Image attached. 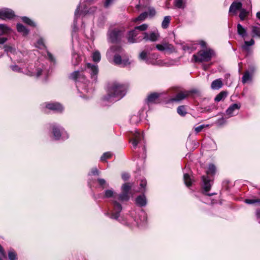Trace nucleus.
<instances>
[{
  "label": "nucleus",
  "mask_w": 260,
  "mask_h": 260,
  "mask_svg": "<svg viewBox=\"0 0 260 260\" xmlns=\"http://www.w3.org/2000/svg\"><path fill=\"white\" fill-rule=\"evenodd\" d=\"M126 89L127 86L125 85L114 82L108 87V94L104 100L111 102L117 101L125 94Z\"/></svg>",
  "instance_id": "obj_1"
},
{
  "label": "nucleus",
  "mask_w": 260,
  "mask_h": 260,
  "mask_svg": "<svg viewBox=\"0 0 260 260\" xmlns=\"http://www.w3.org/2000/svg\"><path fill=\"white\" fill-rule=\"evenodd\" d=\"M214 55V52L211 49H203L192 55L191 61L194 62H203L210 61Z\"/></svg>",
  "instance_id": "obj_2"
},
{
  "label": "nucleus",
  "mask_w": 260,
  "mask_h": 260,
  "mask_svg": "<svg viewBox=\"0 0 260 260\" xmlns=\"http://www.w3.org/2000/svg\"><path fill=\"white\" fill-rule=\"evenodd\" d=\"M148 26L147 24H143L135 27L134 30L129 31L127 37L128 42L129 43H134L139 42L138 40L142 38L141 36L136 38L139 35V30L145 31L148 28Z\"/></svg>",
  "instance_id": "obj_3"
},
{
  "label": "nucleus",
  "mask_w": 260,
  "mask_h": 260,
  "mask_svg": "<svg viewBox=\"0 0 260 260\" xmlns=\"http://www.w3.org/2000/svg\"><path fill=\"white\" fill-rule=\"evenodd\" d=\"M123 34V32L118 29H114L109 31L108 34L109 41L112 43L120 42Z\"/></svg>",
  "instance_id": "obj_4"
},
{
  "label": "nucleus",
  "mask_w": 260,
  "mask_h": 260,
  "mask_svg": "<svg viewBox=\"0 0 260 260\" xmlns=\"http://www.w3.org/2000/svg\"><path fill=\"white\" fill-rule=\"evenodd\" d=\"M202 179L203 182V188L204 189V192H208L212 186V182L213 181L212 180L209 179V177L208 176H203L202 177ZM215 193H205V194L208 196H212L214 194H215Z\"/></svg>",
  "instance_id": "obj_5"
},
{
  "label": "nucleus",
  "mask_w": 260,
  "mask_h": 260,
  "mask_svg": "<svg viewBox=\"0 0 260 260\" xmlns=\"http://www.w3.org/2000/svg\"><path fill=\"white\" fill-rule=\"evenodd\" d=\"M133 147L136 148L138 144H142L144 142L143 134L139 132H136L133 135V138L130 140Z\"/></svg>",
  "instance_id": "obj_6"
},
{
  "label": "nucleus",
  "mask_w": 260,
  "mask_h": 260,
  "mask_svg": "<svg viewBox=\"0 0 260 260\" xmlns=\"http://www.w3.org/2000/svg\"><path fill=\"white\" fill-rule=\"evenodd\" d=\"M194 91L193 90L181 91L179 92H178L174 97L171 98L170 99V101L172 102H180L182 100H184L186 98H187L191 93H194Z\"/></svg>",
  "instance_id": "obj_7"
},
{
  "label": "nucleus",
  "mask_w": 260,
  "mask_h": 260,
  "mask_svg": "<svg viewBox=\"0 0 260 260\" xmlns=\"http://www.w3.org/2000/svg\"><path fill=\"white\" fill-rule=\"evenodd\" d=\"M113 204V210L111 214L110 218L115 219H118L120 215V213L122 210V206L120 204L116 201H112Z\"/></svg>",
  "instance_id": "obj_8"
},
{
  "label": "nucleus",
  "mask_w": 260,
  "mask_h": 260,
  "mask_svg": "<svg viewBox=\"0 0 260 260\" xmlns=\"http://www.w3.org/2000/svg\"><path fill=\"white\" fill-rule=\"evenodd\" d=\"M142 38L138 40L139 42L142 40L155 42L158 40L159 37V34L157 32H152L150 34L144 32L142 34Z\"/></svg>",
  "instance_id": "obj_9"
},
{
  "label": "nucleus",
  "mask_w": 260,
  "mask_h": 260,
  "mask_svg": "<svg viewBox=\"0 0 260 260\" xmlns=\"http://www.w3.org/2000/svg\"><path fill=\"white\" fill-rule=\"evenodd\" d=\"M14 12L9 9H0V19H11L14 17Z\"/></svg>",
  "instance_id": "obj_10"
},
{
  "label": "nucleus",
  "mask_w": 260,
  "mask_h": 260,
  "mask_svg": "<svg viewBox=\"0 0 260 260\" xmlns=\"http://www.w3.org/2000/svg\"><path fill=\"white\" fill-rule=\"evenodd\" d=\"M241 107L240 104H233L231 105L226 110V114L229 117L235 115Z\"/></svg>",
  "instance_id": "obj_11"
},
{
  "label": "nucleus",
  "mask_w": 260,
  "mask_h": 260,
  "mask_svg": "<svg viewBox=\"0 0 260 260\" xmlns=\"http://www.w3.org/2000/svg\"><path fill=\"white\" fill-rule=\"evenodd\" d=\"M63 131H64V129L63 128L61 129L59 128V127L58 126H57L55 124L53 125L52 126V133H53L54 139L55 140H58L60 139V138L61 137V136H62V139L67 138L68 137V136L65 137L63 136V135H64Z\"/></svg>",
  "instance_id": "obj_12"
},
{
  "label": "nucleus",
  "mask_w": 260,
  "mask_h": 260,
  "mask_svg": "<svg viewBox=\"0 0 260 260\" xmlns=\"http://www.w3.org/2000/svg\"><path fill=\"white\" fill-rule=\"evenodd\" d=\"M113 62L116 65H122L123 67L129 64L128 59H122L121 56L118 54L114 55Z\"/></svg>",
  "instance_id": "obj_13"
},
{
  "label": "nucleus",
  "mask_w": 260,
  "mask_h": 260,
  "mask_svg": "<svg viewBox=\"0 0 260 260\" xmlns=\"http://www.w3.org/2000/svg\"><path fill=\"white\" fill-rule=\"evenodd\" d=\"M86 67L87 69L89 70V72L91 75V77L94 80H95L96 79V75L99 72L98 66L88 63L86 64Z\"/></svg>",
  "instance_id": "obj_14"
},
{
  "label": "nucleus",
  "mask_w": 260,
  "mask_h": 260,
  "mask_svg": "<svg viewBox=\"0 0 260 260\" xmlns=\"http://www.w3.org/2000/svg\"><path fill=\"white\" fill-rule=\"evenodd\" d=\"M70 78L76 81L83 82L85 79V76L79 71H75L71 74Z\"/></svg>",
  "instance_id": "obj_15"
},
{
  "label": "nucleus",
  "mask_w": 260,
  "mask_h": 260,
  "mask_svg": "<svg viewBox=\"0 0 260 260\" xmlns=\"http://www.w3.org/2000/svg\"><path fill=\"white\" fill-rule=\"evenodd\" d=\"M242 4L241 2H233L229 9V12L235 14L238 10H240L242 9Z\"/></svg>",
  "instance_id": "obj_16"
},
{
  "label": "nucleus",
  "mask_w": 260,
  "mask_h": 260,
  "mask_svg": "<svg viewBox=\"0 0 260 260\" xmlns=\"http://www.w3.org/2000/svg\"><path fill=\"white\" fill-rule=\"evenodd\" d=\"M46 108L56 111L61 112L63 110L62 106L59 103H49L46 106Z\"/></svg>",
  "instance_id": "obj_17"
},
{
  "label": "nucleus",
  "mask_w": 260,
  "mask_h": 260,
  "mask_svg": "<svg viewBox=\"0 0 260 260\" xmlns=\"http://www.w3.org/2000/svg\"><path fill=\"white\" fill-rule=\"evenodd\" d=\"M136 203L140 207L146 206L147 204V200L144 194H142L137 197L136 199Z\"/></svg>",
  "instance_id": "obj_18"
},
{
  "label": "nucleus",
  "mask_w": 260,
  "mask_h": 260,
  "mask_svg": "<svg viewBox=\"0 0 260 260\" xmlns=\"http://www.w3.org/2000/svg\"><path fill=\"white\" fill-rule=\"evenodd\" d=\"M254 40L252 39H251L249 41H245L244 44L242 46L243 50L245 51L247 53L250 52V46L254 45Z\"/></svg>",
  "instance_id": "obj_19"
},
{
  "label": "nucleus",
  "mask_w": 260,
  "mask_h": 260,
  "mask_svg": "<svg viewBox=\"0 0 260 260\" xmlns=\"http://www.w3.org/2000/svg\"><path fill=\"white\" fill-rule=\"evenodd\" d=\"M223 83L221 79H217L214 80L211 83V88L213 89L217 90L221 88Z\"/></svg>",
  "instance_id": "obj_20"
},
{
  "label": "nucleus",
  "mask_w": 260,
  "mask_h": 260,
  "mask_svg": "<svg viewBox=\"0 0 260 260\" xmlns=\"http://www.w3.org/2000/svg\"><path fill=\"white\" fill-rule=\"evenodd\" d=\"M114 199H118L120 201H127L129 200V193L122 192L118 195H114Z\"/></svg>",
  "instance_id": "obj_21"
},
{
  "label": "nucleus",
  "mask_w": 260,
  "mask_h": 260,
  "mask_svg": "<svg viewBox=\"0 0 260 260\" xmlns=\"http://www.w3.org/2000/svg\"><path fill=\"white\" fill-rule=\"evenodd\" d=\"M228 95V92L226 91H222L219 94H218L215 98L216 102H220L223 100Z\"/></svg>",
  "instance_id": "obj_22"
},
{
  "label": "nucleus",
  "mask_w": 260,
  "mask_h": 260,
  "mask_svg": "<svg viewBox=\"0 0 260 260\" xmlns=\"http://www.w3.org/2000/svg\"><path fill=\"white\" fill-rule=\"evenodd\" d=\"M171 19V16H165L164 18V20L162 21L161 27L164 29L167 28L169 27V25L170 23Z\"/></svg>",
  "instance_id": "obj_23"
},
{
  "label": "nucleus",
  "mask_w": 260,
  "mask_h": 260,
  "mask_svg": "<svg viewBox=\"0 0 260 260\" xmlns=\"http://www.w3.org/2000/svg\"><path fill=\"white\" fill-rule=\"evenodd\" d=\"M11 30V28L5 24H0V36L8 34Z\"/></svg>",
  "instance_id": "obj_24"
},
{
  "label": "nucleus",
  "mask_w": 260,
  "mask_h": 260,
  "mask_svg": "<svg viewBox=\"0 0 260 260\" xmlns=\"http://www.w3.org/2000/svg\"><path fill=\"white\" fill-rule=\"evenodd\" d=\"M159 97V94L157 93L150 94L147 98L148 103H153L156 102Z\"/></svg>",
  "instance_id": "obj_25"
},
{
  "label": "nucleus",
  "mask_w": 260,
  "mask_h": 260,
  "mask_svg": "<svg viewBox=\"0 0 260 260\" xmlns=\"http://www.w3.org/2000/svg\"><path fill=\"white\" fill-rule=\"evenodd\" d=\"M72 63L74 66H76L79 64L81 61V58L80 56L76 53H74L72 56Z\"/></svg>",
  "instance_id": "obj_26"
},
{
  "label": "nucleus",
  "mask_w": 260,
  "mask_h": 260,
  "mask_svg": "<svg viewBox=\"0 0 260 260\" xmlns=\"http://www.w3.org/2000/svg\"><path fill=\"white\" fill-rule=\"evenodd\" d=\"M216 171V167L214 165L210 164L209 165L208 170L206 171L207 175H214Z\"/></svg>",
  "instance_id": "obj_27"
},
{
  "label": "nucleus",
  "mask_w": 260,
  "mask_h": 260,
  "mask_svg": "<svg viewBox=\"0 0 260 260\" xmlns=\"http://www.w3.org/2000/svg\"><path fill=\"white\" fill-rule=\"evenodd\" d=\"M237 31L238 34L242 37L246 36V29L240 24L237 25Z\"/></svg>",
  "instance_id": "obj_28"
},
{
  "label": "nucleus",
  "mask_w": 260,
  "mask_h": 260,
  "mask_svg": "<svg viewBox=\"0 0 260 260\" xmlns=\"http://www.w3.org/2000/svg\"><path fill=\"white\" fill-rule=\"evenodd\" d=\"M251 28L252 33L253 34L252 37L257 36L260 38V27L252 26Z\"/></svg>",
  "instance_id": "obj_29"
},
{
  "label": "nucleus",
  "mask_w": 260,
  "mask_h": 260,
  "mask_svg": "<svg viewBox=\"0 0 260 260\" xmlns=\"http://www.w3.org/2000/svg\"><path fill=\"white\" fill-rule=\"evenodd\" d=\"M162 44L166 51H167L170 53H172L175 51V48L172 44L166 42L163 43Z\"/></svg>",
  "instance_id": "obj_30"
},
{
  "label": "nucleus",
  "mask_w": 260,
  "mask_h": 260,
  "mask_svg": "<svg viewBox=\"0 0 260 260\" xmlns=\"http://www.w3.org/2000/svg\"><path fill=\"white\" fill-rule=\"evenodd\" d=\"M17 29L18 32H22L24 35H27L28 30L22 24L18 23L17 25Z\"/></svg>",
  "instance_id": "obj_31"
},
{
  "label": "nucleus",
  "mask_w": 260,
  "mask_h": 260,
  "mask_svg": "<svg viewBox=\"0 0 260 260\" xmlns=\"http://www.w3.org/2000/svg\"><path fill=\"white\" fill-rule=\"evenodd\" d=\"M174 5L179 9H184L185 7V3L183 0H174Z\"/></svg>",
  "instance_id": "obj_32"
},
{
  "label": "nucleus",
  "mask_w": 260,
  "mask_h": 260,
  "mask_svg": "<svg viewBox=\"0 0 260 260\" xmlns=\"http://www.w3.org/2000/svg\"><path fill=\"white\" fill-rule=\"evenodd\" d=\"M147 16H148L147 12H143V13H141L138 17L135 18L134 19V21L137 22V21H144L146 19V18L147 17Z\"/></svg>",
  "instance_id": "obj_33"
},
{
  "label": "nucleus",
  "mask_w": 260,
  "mask_h": 260,
  "mask_svg": "<svg viewBox=\"0 0 260 260\" xmlns=\"http://www.w3.org/2000/svg\"><path fill=\"white\" fill-rule=\"evenodd\" d=\"M132 186V184L129 183H125L123 184L121 187V190L122 192L129 193V191L131 190Z\"/></svg>",
  "instance_id": "obj_34"
},
{
  "label": "nucleus",
  "mask_w": 260,
  "mask_h": 260,
  "mask_svg": "<svg viewBox=\"0 0 260 260\" xmlns=\"http://www.w3.org/2000/svg\"><path fill=\"white\" fill-rule=\"evenodd\" d=\"M177 111L178 114L182 116H184L187 113L185 107L183 105L179 106L177 108Z\"/></svg>",
  "instance_id": "obj_35"
},
{
  "label": "nucleus",
  "mask_w": 260,
  "mask_h": 260,
  "mask_svg": "<svg viewBox=\"0 0 260 260\" xmlns=\"http://www.w3.org/2000/svg\"><path fill=\"white\" fill-rule=\"evenodd\" d=\"M183 178L185 185L188 187L191 186L192 184V180L190 176L188 174H184Z\"/></svg>",
  "instance_id": "obj_36"
},
{
  "label": "nucleus",
  "mask_w": 260,
  "mask_h": 260,
  "mask_svg": "<svg viewBox=\"0 0 260 260\" xmlns=\"http://www.w3.org/2000/svg\"><path fill=\"white\" fill-rule=\"evenodd\" d=\"M251 78V75L250 74L249 71H246L242 78V82L243 83H245L248 81L250 80Z\"/></svg>",
  "instance_id": "obj_37"
},
{
  "label": "nucleus",
  "mask_w": 260,
  "mask_h": 260,
  "mask_svg": "<svg viewBox=\"0 0 260 260\" xmlns=\"http://www.w3.org/2000/svg\"><path fill=\"white\" fill-rule=\"evenodd\" d=\"M110 51L113 53H122L123 49L120 46H113L110 48Z\"/></svg>",
  "instance_id": "obj_38"
},
{
  "label": "nucleus",
  "mask_w": 260,
  "mask_h": 260,
  "mask_svg": "<svg viewBox=\"0 0 260 260\" xmlns=\"http://www.w3.org/2000/svg\"><path fill=\"white\" fill-rule=\"evenodd\" d=\"M22 20L23 22L31 26H35V23L34 22H33L31 20H30L29 18L27 17H23L22 18Z\"/></svg>",
  "instance_id": "obj_39"
},
{
  "label": "nucleus",
  "mask_w": 260,
  "mask_h": 260,
  "mask_svg": "<svg viewBox=\"0 0 260 260\" xmlns=\"http://www.w3.org/2000/svg\"><path fill=\"white\" fill-rule=\"evenodd\" d=\"M240 11L239 18L241 20H243L247 16L248 12L244 9H241Z\"/></svg>",
  "instance_id": "obj_40"
},
{
  "label": "nucleus",
  "mask_w": 260,
  "mask_h": 260,
  "mask_svg": "<svg viewBox=\"0 0 260 260\" xmlns=\"http://www.w3.org/2000/svg\"><path fill=\"white\" fill-rule=\"evenodd\" d=\"M8 257L10 260H16L17 255L14 250H10L8 253Z\"/></svg>",
  "instance_id": "obj_41"
},
{
  "label": "nucleus",
  "mask_w": 260,
  "mask_h": 260,
  "mask_svg": "<svg viewBox=\"0 0 260 260\" xmlns=\"http://www.w3.org/2000/svg\"><path fill=\"white\" fill-rule=\"evenodd\" d=\"M92 59L94 62H99L101 60V55L99 52L95 51L92 55Z\"/></svg>",
  "instance_id": "obj_42"
},
{
  "label": "nucleus",
  "mask_w": 260,
  "mask_h": 260,
  "mask_svg": "<svg viewBox=\"0 0 260 260\" xmlns=\"http://www.w3.org/2000/svg\"><path fill=\"white\" fill-rule=\"evenodd\" d=\"M146 185H147L146 180L145 179L142 180L141 181L140 184L141 189L139 191L142 192L143 193L144 192L146 191L145 188H146Z\"/></svg>",
  "instance_id": "obj_43"
},
{
  "label": "nucleus",
  "mask_w": 260,
  "mask_h": 260,
  "mask_svg": "<svg viewBox=\"0 0 260 260\" xmlns=\"http://www.w3.org/2000/svg\"><path fill=\"white\" fill-rule=\"evenodd\" d=\"M112 156V154L109 152H105L104 153L103 155L101 157V160L102 161H105L107 159H109L111 158Z\"/></svg>",
  "instance_id": "obj_44"
},
{
  "label": "nucleus",
  "mask_w": 260,
  "mask_h": 260,
  "mask_svg": "<svg viewBox=\"0 0 260 260\" xmlns=\"http://www.w3.org/2000/svg\"><path fill=\"white\" fill-rule=\"evenodd\" d=\"M245 203L248 204H253L255 203H260V199H245Z\"/></svg>",
  "instance_id": "obj_45"
},
{
  "label": "nucleus",
  "mask_w": 260,
  "mask_h": 260,
  "mask_svg": "<svg viewBox=\"0 0 260 260\" xmlns=\"http://www.w3.org/2000/svg\"><path fill=\"white\" fill-rule=\"evenodd\" d=\"M148 15L150 17H153L156 14V11L153 7H149L148 8V12H147Z\"/></svg>",
  "instance_id": "obj_46"
},
{
  "label": "nucleus",
  "mask_w": 260,
  "mask_h": 260,
  "mask_svg": "<svg viewBox=\"0 0 260 260\" xmlns=\"http://www.w3.org/2000/svg\"><path fill=\"white\" fill-rule=\"evenodd\" d=\"M36 47L40 49H43L45 47L42 39L38 40L36 44Z\"/></svg>",
  "instance_id": "obj_47"
},
{
  "label": "nucleus",
  "mask_w": 260,
  "mask_h": 260,
  "mask_svg": "<svg viewBox=\"0 0 260 260\" xmlns=\"http://www.w3.org/2000/svg\"><path fill=\"white\" fill-rule=\"evenodd\" d=\"M208 126V125L205 124L199 125V126L195 127L194 131L196 133H199V132H201L204 128Z\"/></svg>",
  "instance_id": "obj_48"
},
{
  "label": "nucleus",
  "mask_w": 260,
  "mask_h": 260,
  "mask_svg": "<svg viewBox=\"0 0 260 260\" xmlns=\"http://www.w3.org/2000/svg\"><path fill=\"white\" fill-rule=\"evenodd\" d=\"M113 194H114V192H113V190H112L108 189L105 191V196L106 198H110L113 196L114 197V196H113Z\"/></svg>",
  "instance_id": "obj_49"
},
{
  "label": "nucleus",
  "mask_w": 260,
  "mask_h": 260,
  "mask_svg": "<svg viewBox=\"0 0 260 260\" xmlns=\"http://www.w3.org/2000/svg\"><path fill=\"white\" fill-rule=\"evenodd\" d=\"M10 67L13 71L18 72H21V69L17 65L11 66Z\"/></svg>",
  "instance_id": "obj_50"
},
{
  "label": "nucleus",
  "mask_w": 260,
  "mask_h": 260,
  "mask_svg": "<svg viewBox=\"0 0 260 260\" xmlns=\"http://www.w3.org/2000/svg\"><path fill=\"white\" fill-rule=\"evenodd\" d=\"M140 58L142 60H145L147 56V53L146 52L143 51L140 54Z\"/></svg>",
  "instance_id": "obj_51"
},
{
  "label": "nucleus",
  "mask_w": 260,
  "mask_h": 260,
  "mask_svg": "<svg viewBox=\"0 0 260 260\" xmlns=\"http://www.w3.org/2000/svg\"><path fill=\"white\" fill-rule=\"evenodd\" d=\"M0 253L2 255V256L4 258H6V253L2 247V246L0 245ZM0 260H3L2 258H0Z\"/></svg>",
  "instance_id": "obj_52"
},
{
  "label": "nucleus",
  "mask_w": 260,
  "mask_h": 260,
  "mask_svg": "<svg viewBox=\"0 0 260 260\" xmlns=\"http://www.w3.org/2000/svg\"><path fill=\"white\" fill-rule=\"evenodd\" d=\"M4 49L6 52H12L13 51V48L11 46L8 45H5Z\"/></svg>",
  "instance_id": "obj_53"
},
{
  "label": "nucleus",
  "mask_w": 260,
  "mask_h": 260,
  "mask_svg": "<svg viewBox=\"0 0 260 260\" xmlns=\"http://www.w3.org/2000/svg\"><path fill=\"white\" fill-rule=\"evenodd\" d=\"M156 48L158 50L160 51H163L165 50L162 44H156Z\"/></svg>",
  "instance_id": "obj_54"
},
{
  "label": "nucleus",
  "mask_w": 260,
  "mask_h": 260,
  "mask_svg": "<svg viewBox=\"0 0 260 260\" xmlns=\"http://www.w3.org/2000/svg\"><path fill=\"white\" fill-rule=\"evenodd\" d=\"M113 0H106L104 6L105 8H108L113 2Z\"/></svg>",
  "instance_id": "obj_55"
},
{
  "label": "nucleus",
  "mask_w": 260,
  "mask_h": 260,
  "mask_svg": "<svg viewBox=\"0 0 260 260\" xmlns=\"http://www.w3.org/2000/svg\"><path fill=\"white\" fill-rule=\"evenodd\" d=\"M122 178L124 181L128 180L129 178V175L127 173H123L122 175Z\"/></svg>",
  "instance_id": "obj_56"
},
{
  "label": "nucleus",
  "mask_w": 260,
  "mask_h": 260,
  "mask_svg": "<svg viewBox=\"0 0 260 260\" xmlns=\"http://www.w3.org/2000/svg\"><path fill=\"white\" fill-rule=\"evenodd\" d=\"M80 5H79L77 7V9H76V11H75V19H77V18L78 17L79 12V9H80Z\"/></svg>",
  "instance_id": "obj_57"
},
{
  "label": "nucleus",
  "mask_w": 260,
  "mask_h": 260,
  "mask_svg": "<svg viewBox=\"0 0 260 260\" xmlns=\"http://www.w3.org/2000/svg\"><path fill=\"white\" fill-rule=\"evenodd\" d=\"M99 183L100 184V185L103 186L106 183V181L104 179L102 178H99L98 179Z\"/></svg>",
  "instance_id": "obj_58"
},
{
  "label": "nucleus",
  "mask_w": 260,
  "mask_h": 260,
  "mask_svg": "<svg viewBox=\"0 0 260 260\" xmlns=\"http://www.w3.org/2000/svg\"><path fill=\"white\" fill-rule=\"evenodd\" d=\"M7 41V38H5V37L0 38V44H4Z\"/></svg>",
  "instance_id": "obj_59"
},
{
  "label": "nucleus",
  "mask_w": 260,
  "mask_h": 260,
  "mask_svg": "<svg viewBox=\"0 0 260 260\" xmlns=\"http://www.w3.org/2000/svg\"><path fill=\"white\" fill-rule=\"evenodd\" d=\"M91 173L93 175H98L99 171L98 169L96 168H95L92 169Z\"/></svg>",
  "instance_id": "obj_60"
},
{
  "label": "nucleus",
  "mask_w": 260,
  "mask_h": 260,
  "mask_svg": "<svg viewBox=\"0 0 260 260\" xmlns=\"http://www.w3.org/2000/svg\"><path fill=\"white\" fill-rule=\"evenodd\" d=\"M199 44L203 47L205 48L206 47V43L204 41H200L199 42Z\"/></svg>",
  "instance_id": "obj_61"
},
{
  "label": "nucleus",
  "mask_w": 260,
  "mask_h": 260,
  "mask_svg": "<svg viewBox=\"0 0 260 260\" xmlns=\"http://www.w3.org/2000/svg\"><path fill=\"white\" fill-rule=\"evenodd\" d=\"M47 55H48L49 58L50 59V60L53 61V57L52 55L50 52H48Z\"/></svg>",
  "instance_id": "obj_62"
},
{
  "label": "nucleus",
  "mask_w": 260,
  "mask_h": 260,
  "mask_svg": "<svg viewBox=\"0 0 260 260\" xmlns=\"http://www.w3.org/2000/svg\"><path fill=\"white\" fill-rule=\"evenodd\" d=\"M256 216L258 218H260V209L256 211Z\"/></svg>",
  "instance_id": "obj_63"
},
{
  "label": "nucleus",
  "mask_w": 260,
  "mask_h": 260,
  "mask_svg": "<svg viewBox=\"0 0 260 260\" xmlns=\"http://www.w3.org/2000/svg\"><path fill=\"white\" fill-rule=\"evenodd\" d=\"M256 17L257 18H258L259 19H260V11L259 12H258L257 13H256Z\"/></svg>",
  "instance_id": "obj_64"
}]
</instances>
